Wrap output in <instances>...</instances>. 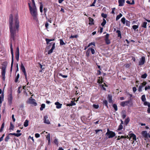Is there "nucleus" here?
<instances>
[{
  "instance_id": "obj_1",
  "label": "nucleus",
  "mask_w": 150,
  "mask_h": 150,
  "mask_svg": "<svg viewBox=\"0 0 150 150\" xmlns=\"http://www.w3.org/2000/svg\"><path fill=\"white\" fill-rule=\"evenodd\" d=\"M9 28L11 33L10 40L11 42V44L12 43L11 42L12 40H14L16 33L18 31L19 25L18 17L16 16L13 19L12 15L10 14L9 16Z\"/></svg>"
},
{
  "instance_id": "obj_2",
  "label": "nucleus",
  "mask_w": 150,
  "mask_h": 150,
  "mask_svg": "<svg viewBox=\"0 0 150 150\" xmlns=\"http://www.w3.org/2000/svg\"><path fill=\"white\" fill-rule=\"evenodd\" d=\"M30 4V2L28 3V5L30 13L32 16L33 17L34 20L36 21H38V19L37 17V8L36 7H32L31 6Z\"/></svg>"
},
{
  "instance_id": "obj_3",
  "label": "nucleus",
  "mask_w": 150,
  "mask_h": 150,
  "mask_svg": "<svg viewBox=\"0 0 150 150\" xmlns=\"http://www.w3.org/2000/svg\"><path fill=\"white\" fill-rule=\"evenodd\" d=\"M10 50H11V54L12 57H11V67L10 69V71H11L12 69V68L13 67V48L12 47V43H11L10 44Z\"/></svg>"
},
{
  "instance_id": "obj_4",
  "label": "nucleus",
  "mask_w": 150,
  "mask_h": 150,
  "mask_svg": "<svg viewBox=\"0 0 150 150\" xmlns=\"http://www.w3.org/2000/svg\"><path fill=\"white\" fill-rule=\"evenodd\" d=\"M107 132L106 133L105 135L108 136V138H112L115 136V132L110 131L109 129H107Z\"/></svg>"
},
{
  "instance_id": "obj_5",
  "label": "nucleus",
  "mask_w": 150,
  "mask_h": 150,
  "mask_svg": "<svg viewBox=\"0 0 150 150\" xmlns=\"http://www.w3.org/2000/svg\"><path fill=\"white\" fill-rule=\"evenodd\" d=\"M52 44V47L51 49H50V50H49L48 52V54H51L53 50L55 49V42H51L49 44H50V45L49 46H47V48L48 49H49L50 48V45Z\"/></svg>"
},
{
  "instance_id": "obj_6",
  "label": "nucleus",
  "mask_w": 150,
  "mask_h": 150,
  "mask_svg": "<svg viewBox=\"0 0 150 150\" xmlns=\"http://www.w3.org/2000/svg\"><path fill=\"white\" fill-rule=\"evenodd\" d=\"M22 134L21 133H11L9 134L8 135L6 136L5 139V141L6 142H8V140L10 139V137L9 135H12L15 136L17 137H19Z\"/></svg>"
},
{
  "instance_id": "obj_7",
  "label": "nucleus",
  "mask_w": 150,
  "mask_h": 150,
  "mask_svg": "<svg viewBox=\"0 0 150 150\" xmlns=\"http://www.w3.org/2000/svg\"><path fill=\"white\" fill-rule=\"evenodd\" d=\"M145 57L144 56H142L139 62V65L141 66L144 64L145 62Z\"/></svg>"
},
{
  "instance_id": "obj_8",
  "label": "nucleus",
  "mask_w": 150,
  "mask_h": 150,
  "mask_svg": "<svg viewBox=\"0 0 150 150\" xmlns=\"http://www.w3.org/2000/svg\"><path fill=\"white\" fill-rule=\"evenodd\" d=\"M35 100L33 98H29L27 103L29 104L34 105L35 106H36L37 104L35 102Z\"/></svg>"
},
{
  "instance_id": "obj_9",
  "label": "nucleus",
  "mask_w": 150,
  "mask_h": 150,
  "mask_svg": "<svg viewBox=\"0 0 150 150\" xmlns=\"http://www.w3.org/2000/svg\"><path fill=\"white\" fill-rule=\"evenodd\" d=\"M21 69L24 73V75L25 76V79L27 80V76L25 70V68L23 64L22 63L21 64Z\"/></svg>"
},
{
  "instance_id": "obj_10",
  "label": "nucleus",
  "mask_w": 150,
  "mask_h": 150,
  "mask_svg": "<svg viewBox=\"0 0 150 150\" xmlns=\"http://www.w3.org/2000/svg\"><path fill=\"white\" fill-rule=\"evenodd\" d=\"M6 67H2L1 69V75L3 80H4Z\"/></svg>"
},
{
  "instance_id": "obj_11",
  "label": "nucleus",
  "mask_w": 150,
  "mask_h": 150,
  "mask_svg": "<svg viewBox=\"0 0 150 150\" xmlns=\"http://www.w3.org/2000/svg\"><path fill=\"white\" fill-rule=\"evenodd\" d=\"M48 117L47 115L45 116L44 117L43 121L44 123L49 124L50 123L49 120L48 119Z\"/></svg>"
},
{
  "instance_id": "obj_12",
  "label": "nucleus",
  "mask_w": 150,
  "mask_h": 150,
  "mask_svg": "<svg viewBox=\"0 0 150 150\" xmlns=\"http://www.w3.org/2000/svg\"><path fill=\"white\" fill-rule=\"evenodd\" d=\"M13 99V96L12 93H11L9 95L8 98V101L9 104L11 105L12 103V100Z\"/></svg>"
},
{
  "instance_id": "obj_13",
  "label": "nucleus",
  "mask_w": 150,
  "mask_h": 150,
  "mask_svg": "<svg viewBox=\"0 0 150 150\" xmlns=\"http://www.w3.org/2000/svg\"><path fill=\"white\" fill-rule=\"evenodd\" d=\"M55 105H56V108L57 109H60L61 108L62 104L59 102H57L55 103Z\"/></svg>"
},
{
  "instance_id": "obj_14",
  "label": "nucleus",
  "mask_w": 150,
  "mask_h": 150,
  "mask_svg": "<svg viewBox=\"0 0 150 150\" xmlns=\"http://www.w3.org/2000/svg\"><path fill=\"white\" fill-rule=\"evenodd\" d=\"M142 134L143 136L146 138H147L148 137V134L146 131L144 130L142 131Z\"/></svg>"
},
{
  "instance_id": "obj_15",
  "label": "nucleus",
  "mask_w": 150,
  "mask_h": 150,
  "mask_svg": "<svg viewBox=\"0 0 150 150\" xmlns=\"http://www.w3.org/2000/svg\"><path fill=\"white\" fill-rule=\"evenodd\" d=\"M125 0H119L118 3H119V6H123L125 2Z\"/></svg>"
},
{
  "instance_id": "obj_16",
  "label": "nucleus",
  "mask_w": 150,
  "mask_h": 150,
  "mask_svg": "<svg viewBox=\"0 0 150 150\" xmlns=\"http://www.w3.org/2000/svg\"><path fill=\"white\" fill-rule=\"evenodd\" d=\"M108 99L109 102L110 103H112V96L111 95H108Z\"/></svg>"
},
{
  "instance_id": "obj_17",
  "label": "nucleus",
  "mask_w": 150,
  "mask_h": 150,
  "mask_svg": "<svg viewBox=\"0 0 150 150\" xmlns=\"http://www.w3.org/2000/svg\"><path fill=\"white\" fill-rule=\"evenodd\" d=\"M89 22V24L90 25H92L94 24V20L91 18V17H89L88 18Z\"/></svg>"
},
{
  "instance_id": "obj_18",
  "label": "nucleus",
  "mask_w": 150,
  "mask_h": 150,
  "mask_svg": "<svg viewBox=\"0 0 150 150\" xmlns=\"http://www.w3.org/2000/svg\"><path fill=\"white\" fill-rule=\"evenodd\" d=\"M129 135L131 138H132L133 140L135 141L136 140V136L134 134L131 133Z\"/></svg>"
},
{
  "instance_id": "obj_19",
  "label": "nucleus",
  "mask_w": 150,
  "mask_h": 150,
  "mask_svg": "<svg viewBox=\"0 0 150 150\" xmlns=\"http://www.w3.org/2000/svg\"><path fill=\"white\" fill-rule=\"evenodd\" d=\"M76 105L75 103L73 101H71V103L69 104H67L66 105L67 106H72L73 105Z\"/></svg>"
},
{
  "instance_id": "obj_20",
  "label": "nucleus",
  "mask_w": 150,
  "mask_h": 150,
  "mask_svg": "<svg viewBox=\"0 0 150 150\" xmlns=\"http://www.w3.org/2000/svg\"><path fill=\"white\" fill-rule=\"evenodd\" d=\"M46 139L48 141V144L50 145V134H48L47 137Z\"/></svg>"
},
{
  "instance_id": "obj_21",
  "label": "nucleus",
  "mask_w": 150,
  "mask_h": 150,
  "mask_svg": "<svg viewBox=\"0 0 150 150\" xmlns=\"http://www.w3.org/2000/svg\"><path fill=\"white\" fill-rule=\"evenodd\" d=\"M4 95L3 93L1 96H0V104H1L4 100Z\"/></svg>"
},
{
  "instance_id": "obj_22",
  "label": "nucleus",
  "mask_w": 150,
  "mask_h": 150,
  "mask_svg": "<svg viewBox=\"0 0 150 150\" xmlns=\"http://www.w3.org/2000/svg\"><path fill=\"white\" fill-rule=\"evenodd\" d=\"M122 15L121 13H120L119 15H117L116 16V21H118L122 16Z\"/></svg>"
},
{
  "instance_id": "obj_23",
  "label": "nucleus",
  "mask_w": 150,
  "mask_h": 150,
  "mask_svg": "<svg viewBox=\"0 0 150 150\" xmlns=\"http://www.w3.org/2000/svg\"><path fill=\"white\" fill-rule=\"evenodd\" d=\"M147 23V22H143L142 25V27L144 28H146L147 27L146 25Z\"/></svg>"
},
{
  "instance_id": "obj_24",
  "label": "nucleus",
  "mask_w": 150,
  "mask_h": 150,
  "mask_svg": "<svg viewBox=\"0 0 150 150\" xmlns=\"http://www.w3.org/2000/svg\"><path fill=\"white\" fill-rule=\"evenodd\" d=\"M96 133V134H99V132H101V133L100 132V134H102V131L103 130L101 129H96L95 130Z\"/></svg>"
},
{
  "instance_id": "obj_25",
  "label": "nucleus",
  "mask_w": 150,
  "mask_h": 150,
  "mask_svg": "<svg viewBox=\"0 0 150 150\" xmlns=\"http://www.w3.org/2000/svg\"><path fill=\"white\" fill-rule=\"evenodd\" d=\"M141 99L142 100L143 102H144L146 100V98L145 97V95H143L141 97Z\"/></svg>"
},
{
  "instance_id": "obj_26",
  "label": "nucleus",
  "mask_w": 150,
  "mask_h": 150,
  "mask_svg": "<svg viewBox=\"0 0 150 150\" xmlns=\"http://www.w3.org/2000/svg\"><path fill=\"white\" fill-rule=\"evenodd\" d=\"M28 125V121L27 120H26L24 122V125L25 127H27Z\"/></svg>"
},
{
  "instance_id": "obj_27",
  "label": "nucleus",
  "mask_w": 150,
  "mask_h": 150,
  "mask_svg": "<svg viewBox=\"0 0 150 150\" xmlns=\"http://www.w3.org/2000/svg\"><path fill=\"white\" fill-rule=\"evenodd\" d=\"M116 33H117L118 35L117 36L119 37L120 38H121V32L120 30H117L116 31Z\"/></svg>"
},
{
  "instance_id": "obj_28",
  "label": "nucleus",
  "mask_w": 150,
  "mask_h": 150,
  "mask_svg": "<svg viewBox=\"0 0 150 150\" xmlns=\"http://www.w3.org/2000/svg\"><path fill=\"white\" fill-rule=\"evenodd\" d=\"M103 105H105L106 106L107 108H108V103L107 100H105L103 101Z\"/></svg>"
},
{
  "instance_id": "obj_29",
  "label": "nucleus",
  "mask_w": 150,
  "mask_h": 150,
  "mask_svg": "<svg viewBox=\"0 0 150 150\" xmlns=\"http://www.w3.org/2000/svg\"><path fill=\"white\" fill-rule=\"evenodd\" d=\"M105 43L107 45H109L110 43V42L109 39H105Z\"/></svg>"
},
{
  "instance_id": "obj_30",
  "label": "nucleus",
  "mask_w": 150,
  "mask_h": 150,
  "mask_svg": "<svg viewBox=\"0 0 150 150\" xmlns=\"http://www.w3.org/2000/svg\"><path fill=\"white\" fill-rule=\"evenodd\" d=\"M129 121H130V119L129 118H128L125 119V122L126 125H127V124L129 122Z\"/></svg>"
},
{
  "instance_id": "obj_31",
  "label": "nucleus",
  "mask_w": 150,
  "mask_h": 150,
  "mask_svg": "<svg viewBox=\"0 0 150 150\" xmlns=\"http://www.w3.org/2000/svg\"><path fill=\"white\" fill-rule=\"evenodd\" d=\"M45 104H42L41 105V107L40 108V110L42 111L43 110V109L45 108Z\"/></svg>"
},
{
  "instance_id": "obj_32",
  "label": "nucleus",
  "mask_w": 150,
  "mask_h": 150,
  "mask_svg": "<svg viewBox=\"0 0 150 150\" xmlns=\"http://www.w3.org/2000/svg\"><path fill=\"white\" fill-rule=\"evenodd\" d=\"M103 22L101 23V25L103 26H104L106 23V21L105 20L104 18L103 19Z\"/></svg>"
},
{
  "instance_id": "obj_33",
  "label": "nucleus",
  "mask_w": 150,
  "mask_h": 150,
  "mask_svg": "<svg viewBox=\"0 0 150 150\" xmlns=\"http://www.w3.org/2000/svg\"><path fill=\"white\" fill-rule=\"evenodd\" d=\"M4 123H3L2 124L1 127V129H0V132H1L3 131L4 127Z\"/></svg>"
},
{
  "instance_id": "obj_34",
  "label": "nucleus",
  "mask_w": 150,
  "mask_h": 150,
  "mask_svg": "<svg viewBox=\"0 0 150 150\" xmlns=\"http://www.w3.org/2000/svg\"><path fill=\"white\" fill-rule=\"evenodd\" d=\"M112 106L115 111H116L117 110V106L116 104H113Z\"/></svg>"
},
{
  "instance_id": "obj_35",
  "label": "nucleus",
  "mask_w": 150,
  "mask_h": 150,
  "mask_svg": "<svg viewBox=\"0 0 150 150\" xmlns=\"http://www.w3.org/2000/svg\"><path fill=\"white\" fill-rule=\"evenodd\" d=\"M147 76V74L146 73H145L142 75L141 78L143 79H145L146 78Z\"/></svg>"
},
{
  "instance_id": "obj_36",
  "label": "nucleus",
  "mask_w": 150,
  "mask_h": 150,
  "mask_svg": "<svg viewBox=\"0 0 150 150\" xmlns=\"http://www.w3.org/2000/svg\"><path fill=\"white\" fill-rule=\"evenodd\" d=\"M125 23L126 24V25L127 26H129H129L130 25V22L129 21H128L127 20H126V22Z\"/></svg>"
},
{
  "instance_id": "obj_37",
  "label": "nucleus",
  "mask_w": 150,
  "mask_h": 150,
  "mask_svg": "<svg viewBox=\"0 0 150 150\" xmlns=\"http://www.w3.org/2000/svg\"><path fill=\"white\" fill-rule=\"evenodd\" d=\"M88 49H90V51H91V53L92 54H95V51L94 49L91 48H89Z\"/></svg>"
},
{
  "instance_id": "obj_38",
  "label": "nucleus",
  "mask_w": 150,
  "mask_h": 150,
  "mask_svg": "<svg viewBox=\"0 0 150 150\" xmlns=\"http://www.w3.org/2000/svg\"><path fill=\"white\" fill-rule=\"evenodd\" d=\"M19 74H18L17 75V76L16 77L15 80V82L16 83L18 81V79L19 78Z\"/></svg>"
},
{
  "instance_id": "obj_39",
  "label": "nucleus",
  "mask_w": 150,
  "mask_h": 150,
  "mask_svg": "<svg viewBox=\"0 0 150 150\" xmlns=\"http://www.w3.org/2000/svg\"><path fill=\"white\" fill-rule=\"evenodd\" d=\"M54 142L56 144L57 146H58L59 142L57 139H55L54 141Z\"/></svg>"
},
{
  "instance_id": "obj_40",
  "label": "nucleus",
  "mask_w": 150,
  "mask_h": 150,
  "mask_svg": "<svg viewBox=\"0 0 150 150\" xmlns=\"http://www.w3.org/2000/svg\"><path fill=\"white\" fill-rule=\"evenodd\" d=\"M19 54L16 53V60L18 61L19 60Z\"/></svg>"
},
{
  "instance_id": "obj_41",
  "label": "nucleus",
  "mask_w": 150,
  "mask_h": 150,
  "mask_svg": "<svg viewBox=\"0 0 150 150\" xmlns=\"http://www.w3.org/2000/svg\"><path fill=\"white\" fill-rule=\"evenodd\" d=\"M123 24H125L126 22L125 18V17L122 18L121 20Z\"/></svg>"
},
{
  "instance_id": "obj_42",
  "label": "nucleus",
  "mask_w": 150,
  "mask_h": 150,
  "mask_svg": "<svg viewBox=\"0 0 150 150\" xmlns=\"http://www.w3.org/2000/svg\"><path fill=\"white\" fill-rule=\"evenodd\" d=\"M14 127V126L12 124L11 122L10 123V127L9 128V129L10 130H12L13 129Z\"/></svg>"
},
{
  "instance_id": "obj_43",
  "label": "nucleus",
  "mask_w": 150,
  "mask_h": 150,
  "mask_svg": "<svg viewBox=\"0 0 150 150\" xmlns=\"http://www.w3.org/2000/svg\"><path fill=\"white\" fill-rule=\"evenodd\" d=\"M60 45H65V43H64L62 39H60Z\"/></svg>"
},
{
  "instance_id": "obj_44",
  "label": "nucleus",
  "mask_w": 150,
  "mask_h": 150,
  "mask_svg": "<svg viewBox=\"0 0 150 150\" xmlns=\"http://www.w3.org/2000/svg\"><path fill=\"white\" fill-rule=\"evenodd\" d=\"M138 28V26L137 25H134L132 26V28L134 30H135Z\"/></svg>"
},
{
  "instance_id": "obj_45",
  "label": "nucleus",
  "mask_w": 150,
  "mask_h": 150,
  "mask_svg": "<svg viewBox=\"0 0 150 150\" xmlns=\"http://www.w3.org/2000/svg\"><path fill=\"white\" fill-rule=\"evenodd\" d=\"M147 83L146 81H143L142 83L141 84V86H142V87H143L144 86H145Z\"/></svg>"
},
{
  "instance_id": "obj_46",
  "label": "nucleus",
  "mask_w": 150,
  "mask_h": 150,
  "mask_svg": "<svg viewBox=\"0 0 150 150\" xmlns=\"http://www.w3.org/2000/svg\"><path fill=\"white\" fill-rule=\"evenodd\" d=\"M32 6H33V7H33V8L36 7L35 6V1H34V0H32Z\"/></svg>"
},
{
  "instance_id": "obj_47",
  "label": "nucleus",
  "mask_w": 150,
  "mask_h": 150,
  "mask_svg": "<svg viewBox=\"0 0 150 150\" xmlns=\"http://www.w3.org/2000/svg\"><path fill=\"white\" fill-rule=\"evenodd\" d=\"M43 7V5L42 4H41L40 5V11L41 13H42V8Z\"/></svg>"
},
{
  "instance_id": "obj_48",
  "label": "nucleus",
  "mask_w": 150,
  "mask_h": 150,
  "mask_svg": "<svg viewBox=\"0 0 150 150\" xmlns=\"http://www.w3.org/2000/svg\"><path fill=\"white\" fill-rule=\"evenodd\" d=\"M78 37V35H71V36L70 37V38H77V37Z\"/></svg>"
},
{
  "instance_id": "obj_49",
  "label": "nucleus",
  "mask_w": 150,
  "mask_h": 150,
  "mask_svg": "<svg viewBox=\"0 0 150 150\" xmlns=\"http://www.w3.org/2000/svg\"><path fill=\"white\" fill-rule=\"evenodd\" d=\"M93 108L96 109H98L99 107L98 105L93 104Z\"/></svg>"
},
{
  "instance_id": "obj_50",
  "label": "nucleus",
  "mask_w": 150,
  "mask_h": 150,
  "mask_svg": "<svg viewBox=\"0 0 150 150\" xmlns=\"http://www.w3.org/2000/svg\"><path fill=\"white\" fill-rule=\"evenodd\" d=\"M122 117L123 119L125 118L126 117V115L124 112H122Z\"/></svg>"
},
{
  "instance_id": "obj_51",
  "label": "nucleus",
  "mask_w": 150,
  "mask_h": 150,
  "mask_svg": "<svg viewBox=\"0 0 150 150\" xmlns=\"http://www.w3.org/2000/svg\"><path fill=\"white\" fill-rule=\"evenodd\" d=\"M122 129H123L122 125L121 124H120V125L119 126L118 130H120Z\"/></svg>"
},
{
  "instance_id": "obj_52",
  "label": "nucleus",
  "mask_w": 150,
  "mask_h": 150,
  "mask_svg": "<svg viewBox=\"0 0 150 150\" xmlns=\"http://www.w3.org/2000/svg\"><path fill=\"white\" fill-rule=\"evenodd\" d=\"M90 52V49H88L86 52V55L87 57H89V56Z\"/></svg>"
},
{
  "instance_id": "obj_53",
  "label": "nucleus",
  "mask_w": 150,
  "mask_h": 150,
  "mask_svg": "<svg viewBox=\"0 0 150 150\" xmlns=\"http://www.w3.org/2000/svg\"><path fill=\"white\" fill-rule=\"evenodd\" d=\"M59 76H61L63 78H67V76H68L67 75H63L62 74H61V73L59 74Z\"/></svg>"
},
{
  "instance_id": "obj_54",
  "label": "nucleus",
  "mask_w": 150,
  "mask_h": 150,
  "mask_svg": "<svg viewBox=\"0 0 150 150\" xmlns=\"http://www.w3.org/2000/svg\"><path fill=\"white\" fill-rule=\"evenodd\" d=\"M142 86H141L140 85L139 86L138 89V90L140 92H141L142 91Z\"/></svg>"
},
{
  "instance_id": "obj_55",
  "label": "nucleus",
  "mask_w": 150,
  "mask_h": 150,
  "mask_svg": "<svg viewBox=\"0 0 150 150\" xmlns=\"http://www.w3.org/2000/svg\"><path fill=\"white\" fill-rule=\"evenodd\" d=\"M120 105L122 107H125L126 105V104L124 101H123L120 103Z\"/></svg>"
},
{
  "instance_id": "obj_56",
  "label": "nucleus",
  "mask_w": 150,
  "mask_h": 150,
  "mask_svg": "<svg viewBox=\"0 0 150 150\" xmlns=\"http://www.w3.org/2000/svg\"><path fill=\"white\" fill-rule=\"evenodd\" d=\"M101 16L105 18H106L107 17V15L106 14H104L103 13L101 14Z\"/></svg>"
},
{
  "instance_id": "obj_57",
  "label": "nucleus",
  "mask_w": 150,
  "mask_h": 150,
  "mask_svg": "<svg viewBox=\"0 0 150 150\" xmlns=\"http://www.w3.org/2000/svg\"><path fill=\"white\" fill-rule=\"evenodd\" d=\"M145 89L146 91L148 89H150V86H146L145 87Z\"/></svg>"
},
{
  "instance_id": "obj_58",
  "label": "nucleus",
  "mask_w": 150,
  "mask_h": 150,
  "mask_svg": "<svg viewBox=\"0 0 150 150\" xmlns=\"http://www.w3.org/2000/svg\"><path fill=\"white\" fill-rule=\"evenodd\" d=\"M109 34H107L105 36V39H109Z\"/></svg>"
},
{
  "instance_id": "obj_59",
  "label": "nucleus",
  "mask_w": 150,
  "mask_h": 150,
  "mask_svg": "<svg viewBox=\"0 0 150 150\" xmlns=\"http://www.w3.org/2000/svg\"><path fill=\"white\" fill-rule=\"evenodd\" d=\"M91 45H93L94 46H95V42H91V43H89L88 46V47H89Z\"/></svg>"
},
{
  "instance_id": "obj_60",
  "label": "nucleus",
  "mask_w": 150,
  "mask_h": 150,
  "mask_svg": "<svg viewBox=\"0 0 150 150\" xmlns=\"http://www.w3.org/2000/svg\"><path fill=\"white\" fill-rule=\"evenodd\" d=\"M21 88V87L20 86L18 87V89L17 91V92L18 93H20L21 92V91L20 90V89Z\"/></svg>"
},
{
  "instance_id": "obj_61",
  "label": "nucleus",
  "mask_w": 150,
  "mask_h": 150,
  "mask_svg": "<svg viewBox=\"0 0 150 150\" xmlns=\"http://www.w3.org/2000/svg\"><path fill=\"white\" fill-rule=\"evenodd\" d=\"M39 64L40 65V67L41 69L42 70H43L45 69V67H43V66L40 63H39Z\"/></svg>"
},
{
  "instance_id": "obj_62",
  "label": "nucleus",
  "mask_w": 150,
  "mask_h": 150,
  "mask_svg": "<svg viewBox=\"0 0 150 150\" xmlns=\"http://www.w3.org/2000/svg\"><path fill=\"white\" fill-rule=\"evenodd\" d=\"M14 115H13V114L12 115V118L13 121V122H15L16 120V119L14 118Z\"/></svg>"
},
{
  "instance_id": "obj_63",
  "label": "nucleus",
  "mask_w": 150,
  "mask_h": 150,
  "mask_svg": "<svg viewBox=\"0 0 150 150\" xmlns=\"http://www.w3.org/2000/svg\"><path fill=\"white\" fill-rule=\"evenodd\" d=\"M16 54H19V48L18 47H17L16 49Z\"/></svg>"
},
{
  "instance_id": "obj_64",
  "label": "nucleus",
  "mask_w": 150,
  "mask_h": 150,
  "mask_svg": "<svg viewBox=\"0 0 150 150\" xmlns=\"http://www.w3.org/2000/svg\"><path fill=\"white\" fill-rule=\"evenodd\" d=\"M35 137L36 138H38L40 137V135L38 133H36L35 134Z\"/></svg>"
}]
</instances>
